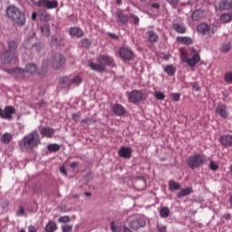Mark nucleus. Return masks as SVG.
Listing matches in <instances>:
<instances>
[{"instance_id": "69168bd1", "label": "nucleus", "mask_w": 232, "mask_h": 232, "mask_svg": "<svg viewBox=\"0 0 232 232\" xmlns=\"http://www.w3.org/2000/svg\"><path fill=\"white\" fill-rule=\"evenodd\" d=\"M60 171H61V173H63V175H68L66 168H64V167H61Z\"/></svg>"}, {"instance_id": "6e6552de", "label": "nucleus", "mask_w": 232, "mask_h": 232, "mask_svg": "<svg viewBox=\"0 0 232 232\" xmlns=\"http://www.w3.org/2000/svg\"><path fill=\"white\" fill-rule=\"evenodd\" d=\"M64 63H66V60L61 53H55L51 59V64L54 70H61Z\"/></svg>"}, {"instance_id": "393cba45", "label": "nucleus", "mask_w": 232, "mask_h": 232, "mask_svg": "<svg viewBox=\"0 0 232 232\" xmlns=\"http://www.w3.org/2000/svg\"><path fill=\"white\" fill-rule=\"evenodd\" d=\"M193 193V188L187 187L182 188L179 192H178L177 197L178 198H184V197H188V195H191Z\"/></svg>"}, {"instance_id": "774afa93", "label": "nucleus", "mask_w": 232, "mask_h": 232, "mask_svg": "<svg viewBox=\"0 0 232 232\" xmlns=\"http://www.w3.org/2000/svg\"><path fill=\"white\" fill-rule=\"evenodd\" d=\"M123 232H133V230L126 226L123 227Z\"/></svg>"}, {"instance_id": "13d9d810", "label": "nucleus", "mask_w": 232, "mask_h": 232, "mask_svg": "<svg viewBox=\"0 0 232 232\" xmlns=\"http://www.w3.org/2000/svg\"><path fill=\"white\" fill-rule=\"evenodd\" d=\"M173 97V101H175L176 102H179V101H180V93H174L172 94Z\"/></svg>"}, {"instance_id": "e2e57ef3", "label": "nucleus", "mask_w": 232, "mask_h": 232, "mask_svg": "<svg viewBox=\"0 0 232 232\" xmlns=\"http://www.w3.org/2000/svg\"><path fill=\"white\" fill-rule=\"evenodd\" d=\"M28 232H37V228L31 225L28 227Z\"/></svg>"}, {"instance_id": "412c9836", "label": "nucleus", "mask_w": 232, "mask_h": 232, "mask_svg": "<svg viewBox=\"0 0 232 232\" xmlns=\"http://www.w3.org/2000/svg\"><path fill=\"white\" fill-rule=\"evenodd\" d=\"M69 34L72 37H77L78 39L84 36V32L80 27H71Z\"/></svg>"}, {"instance_id": "c9c22d12", "label": "nucleus", "mask_w": 232, "mask_h": 232, "mask_svg": "<svg viewBox=\"0 0 232 232\" xmlns=\"http://www.w3.org/2000/svg\"><path fill=\"white\" fill-rule=\"evenodd\" d=\"M42 34L45 35V37H50V24H44L40 27Z\"/></svg>"}, {"instance_id": "2f4dec72", "label": "nucleus", "mask_w": 232, "mask_h": 232, "mask_svg": "<svg viewBox=\"0 0 232 232\" xmlns=\"http://www.w3.org/2000/svg\"><path fill=\"white\" fill-rule=\"evenodd\" d=\"M171 211L168 207H162L160 210V216L161 218H168L169 217Z\"/></svg>"}, {"instance_id": "f03ea898", "label": "nucleus", "mask_w": 232, "mask_h": 232, "mask_svg": "<svg viewBox=\"0 0 232 232\" xmlns=\"http://www.w3.org/2000/svg\"><path fill=\"white\" fill-rule=\"evenodd\" d=\"M96 61L98 63H90L89 68L94 72H98V73H104L106 72V66H111L114 63L113 57L108 54H100L97 56Z\"/></svg>"}, {"instance_id": "2eb2a0df", "label": "nucleus", "mask_w": 232, "mask_h": 232, "mask_svg": "<svg viewBox=\"0 0 232 232\" xmlns=\"http://www.w3.org/2000/svg\"><path fill=\"white\" fill-rule=\"evenodd\" d=\"M183 61L189 66H197L200 63V54L195 53L192 58L185 57Z\"/></svg>"}, {"instance_id": "f8f14e48", "label": "nucleus", "mask_w": 232, "mask_h": 232, "mask_svg": "<svg viewBox=\"0 0 232 232\" xmlns=\"http://www.w3.org/2000/svg\"><path fill=\"white\" fill-rule=\"evenodd\" d=\"M119 54L123 61H131L133 59V51L126 47H121Z\"/></svg>"}, {"instance_id": "b1692460", "label": "nucleus", "mask_w": 232, "mask_h": 232, "mask_svg": "<svg viewBox=\"0 0 232 232\" xmlns=\"http://www.w3.org/2000/svg\"><path fill=\"white\" fill-rule=\"evenodd\" d=\"M219 21L223 24H226L227 23H231V21H232V12L221 14L219 15Z\"/></svg>"}, {"instance_id": "a18cd8bd", "label": "nucleus", "mask_w": 232, "mask_h": 232, "mask_svg": "<svg viewBox=\"0 0 232 232\" xmlns=\"http://www.w3.org/2000/svg\"><path fill=\"white\" fill-rule=\"evenodd\" d=\"M224 80L228 84H232V72H227L224 76Z\"/></svg>"}, {"instance_id": "39448f33", "label": "nucleus", "mask_w": 232, "mask_h": 232, "mask_svg": "<svg viewBox=\"0 0 232 232\" xmlns=\"http://www.w3.org/2000/svg\"><path fill=\"white\" fill-rule=\"evenodd\" d=\"M128 224L130 229H133V231H139V229L146 227V219L144 217L135 214L128 218Z\"/></svg>"}, {"instance_id": "f257e3e1", "label": "nucleus", "mask_w": 232, "mask_h": 232, "mask_svg": "<svg viewBox=\"0 0 232 232\" xmlns=\"http://www.w3.org/2000/svg\"><path fill=\"white\" fill-rule=\"evenodd\" d=\"M41 144V136L37 130H33L23 137V139L18 142L21 151L24 153H30L34 150H37Z\"/></svg>"}, {"instance_id": "a878e982", "label": "nucleus", "mask_w": 232, "mask_h": 232, "mask_svg": "<svg viewBox=\"0 0 232 232\" xmlns=\"http://www.w3.org/2000/svg\"><path fill=\"white\" fill-rule=\"evenodd\" d=\"M202 17H204V11L202 9H197L191 14L192 21H200Z\"/></svg>"}, {"instance_id": "cd10ccee", "label": "nucleus", "mask_w": 232, "mask_h": 232, "mask_svg": "<svg viewBox=\"0 0 232 232\" xmlns=\"http://www.w3.org/2000/svg\"><path fill=\"white\" fill-rule=\"evenodd\" d=\"M176 40L178 43H181V44H187V46L193 44V39L188 36H177Z\"/></svg>"}, {"instance_id": "ddd939ff", "label": "nucleus", "mask_w": 232, "mask_h": 232, "mask_svg": "<svg viewBox=\"0 0 232 232\" xmlns=\"http://www.w3.org/2000/svg\"><path fill=\"white\" fill-rule=\"evenodd\" d=\"M172 29L176 34H186L188 32V28L184 23H180L177 20H173L172 22Z\"/></svg>"}, {"instance_id": "864d4df0", "label": "nucleus", "mask_w": 232, "mask_h": 232, "mask_svg": "<svg viewBox=\"0 0 232 232\" xmlns=\"http://www.w3.org/2000/svg\"><path fill=\"white\" fill-rule=\"evenodd\" d=\"M72 229H73V227L71 225L63 227V232H72Z\"/></svg>"}, {"instance_id": "5fc2aeb1", "label": "nucleus", "mask_w": 232, "mask_h": 232, "mask_svg": "<svg viewBox=\"0 0 232 232\" xmlns=\"http://www.w3.org/2000/svg\"><path fill=\"white\" fill-rule=\"evenodd\" d=\"M59 222H63V223L66 224V222H70V217H68V216L61 217L59 218Z\"/></svg>"}, {"instance_id": "dca6fc26", "label": "nucleus", "mask_w": 232, "mask_h": 232, "mask_svg": "<svg viewBox=\"0 0 232 232\" xmlns=\"http://www.w3.org/2000/svg\"><path fill=\"white\" fill-rule=\"evenodd\" d=\"M112 112L114 115H117V117H122L126 115V109L121 104L116 103L112 107Z\"/></svg>"}, {"instance_id": "a19ab883", "label": "nucleus", "mask_w": 232, "mask_h": 232, "mask_svg": "<svg viewBox=\"0 0 232 232\" xmlns=\"http://www.w3.org/2000/svg\"><path fill=\"white\" fill-rule=\"evenodd\" d=\"M62 84L63 85V88H70V83H71V81H70V78H68V76H65V77H62L60 79Z\"/></svg>"}, {"instance_id": "09e8293b", "label": "nucleus", "mask_w": 232, "mask_h": 232, "mask_svg": "<svg viewBox=\"0 0 232 232\" xmlns=\"http://www.w3.org/2000/svg\"><path fill=\"white\" fill-rule=\"evenodd\" d=\"M81 123L82 124H87V125L95 124V120L91 119V118H86V119L82 120Z\"/></svg>"}, {"instance_id": "423d86ee", "label": "nucleus", "mask_w": 232, "mask_h": 232, "mask_svg": "<svg viewBox=\"0 0 232 232\" xmlns=\"http://www.w3.org/2000/svg\"><path fill=\"white\" fill-rule=\"evenodd\" d=\"M218 26L215 24H208L202 23L197 26V32L201 34V35H206L207 37H213L215 35Z\"/></svg>"}, {"instance_id": "4d7b16f0", "label": "nucleus", "mask_w": 232, "mask_h": 232, "mask_svg": "<svg viewBox=\"0 0 232 232\" xmlns=\"http://www.w3.org/2000/svg\"><path fill=\"white\" fill-rule=\"evenodd\" d=\"M8 206H9V203H8V200L5 199L2 203H1V207L2 208L4 209H8Z\"/></svg>"}, {"instance_id": "6e6d98bb", "label": "nucleus", "mask_w": 232, "mask_h": 232, "mask_svg": "<svg viewBox=\"0 0 232 232\" xmlns=\"http://www.w3.org/2000/svg\"><path fill=\"white\" fill-rule=\"evenodd\" d=\"M24 208L20 207V209L16 212V217H24Z\"/></svg>"}, {"instance_id": "c03bdc74", "label": "nucleus", "mask_w": 232, "mask_h": 232, "mask_svg": "<svg viewBox=\"0 0 232 232\" xmlns=\"http://www.w3.org/2000/svg\"><path fill=\"white\" fill-rule=\"evenodd\" d=\"M51 18H52V16L48 13H43L40 15V20L44 21V23L50 21Z\"/></svg>"}, {"instance_id": "4468645a", "label": "nucleus", "mask_w": 232, "mask_h": 232, "mask_svg": "<svg viewBox=\"0 0 232 232\" xmlns=\"http://www.w3.org/2000/svg\"><path fill=\"white\" fill-rule=\"evenodd\" d=\"M132 150L130 147H121L118 150L119 157H121V159H131V153Z\"/></svg>"}, {"instance_id": "3c124183", "label": "nucleus", "mask_w": 232, "mask_h": 232, "mask_svg": "<svg viewBox=\"0 0 232 232\" xmlns=\"http://www.w3.org/2000/svg\"><path fill=\"white\" fill-rule=\"evenodd\" d=\"M157 229L159 232H166V231H168V227H166L164 225L158 224Z\"/></svg>"}, {"instance_id": "a211bd4d", "label": "nucleus", "mask_w": 232, "mask_h": 232, "mask_svg": "<svg viewBox=\"0 0 232 232\" xmlns=\"http://www.w3.org/2000/svg\"><path fill=\"white\" fill-rule=\"evenodd\" d=\"M219 142L220 144H222V146H225V148H231L232 135H229V134L222 135L219 139Z\"/></svg>"}, {"instance_id": "f704fd0d", "label": "nucleus", "mask_w": 232, "mask_h": 232, "mask_svg": "<svg viewBox=\"0 0 232 232\" xmlns=\"http://www.w3.org/2000/svg\"><path fill=\"white\" fill-rule=\"evenodd\" d=\"M2 144H8L9 142H12V134L10 132H5L1 138Z\"/></svg>"}, {"instance_id": "f3484780", "label": "nucleus", "mask_w": 232, "mask_h": 232, "mask_svg": "<svg viewBox=\"0 0 232 232\" xmlns=\"http://www.w3.org/2000/svg\"><path fill=\"white\" fill-rule=\"evenodd\" d=\"M14 59H15V54H14L13 53H10L8 51H5L2 54L1 61H2L3 64H10V63H12V61H14Z\"/></svg>"}, {"instance_id": "72a5a7b5", "label": "nucleus", "mask_w": 232, "mask_h": 232, "mask_svg": "<svg viewBox=\"0 0 232 232\" xmlns=\"http://www.w3.org/2000/svg\"><path fill=\"white\" fill-rule=\"evenodd\" d=\"M135 184L139 189H144L146 188V179L142 177L137 178Z\"/></svg>"}, {"instance_id": "5701e85b", "label": "nucleus", "mask_w": 232, "mask_h": 232, "mask_svg": "<svg viewBox=\"0 0 232 232\" xmlns=\"http://www.w3.org/2000/svg\"><path fill=\"white\" fill-rule=\"evenodd\" d=\"M115 15L118 19V23H121V24H126L128 23V14H124L122 10H119L115 13Z\"/></svg>"}, {"instance_id": "37998d69", "label": "nucleus", "mask_w": 232, "mask_h": 232, "mask_svg": "<svg viewBox=\"0 0 232 232\" xmlns=\"http://www.w3.org/2000/svg\"><path fill=\"white\" fill-rule=\"evenodd\" d=\"M35 5L40 8H48V0H39Z\"/></svg>"}, {"instance_id": "473e14b6", "label": "nucleus", "mask_w": 232, "mask_h": 232, "mask_svg": "<svg viewBox=\"0 0 232 232\" xmlns=\"http://www.w3.org/2000/svg\"><path fill=\"white\" fill-rule=\"evenodd\" d=\"M169 191H177V190L180 189V183L174 181V180H170L169 182Z\"/></svg>"}, {"instance_id": "680f3d73", "label": "nucleus", "mask_w": 232, "mask_h": 232, "mask_svg": "<svg viewBox=\"0 0 232 232\" xmlns=\"http://www.w3.org/2000/svg\"><path fill=\"white\" fill-rule=\"evenodd\" d=\"M69 166L72 169H75V168H77V166H79V162L73 161Z\"/></svg>"}, {"instance_id": "1a4fd4ad", "label": "nucleus", "mask_w": 232, "mask_h": 232, "mask_svg": "<svg viewBox=\"0 0 232 232\" xmlns=\"http://www.w3.org/2000/svg\"><path fill=\"white\" fill-rule=\"evenodd\" d=\"M15 107L6 106L5 110L0 107V118L5 119V121H12L13 115H15Z\"/></svg>"}, {"instance_id": "bf43d9fd", "label": "nucleus", "mask_w": 232, "mask_h": 232, "mask_svg": "<svg viewBox=\"0 0 232 232\" xmlns=\"http://www.w3.org/2000/svg\"><path fill=\"white\" fill-rule=\"evenodd\" d=\"M72 119L75 121V122H79V120L81 119V114L73 113Z\"/></svg>"}, {"instance_id": "aec40b11", "label": "nucleus", "mask_w": 232, "mask_h": 232, "mask_svg": "<svg viewBox=\"0 0 232 232\" xmlns=\"http://www.w3.org/2000/svg\"><path fill=\"white\" fill-rule=\"evenodd\" d=\"M40 134L42 137H47L48 139H52L55 134V130L50 127H43L40 130Z\"/></svg>"}, {"instance_id": "bb28decb", "label": "nucleus", "mask_w": 232, "mask_h": 232, "mask_svg": "<svg viewBox=\"0 0 232 232\" xmlns=\"http://www.w3.org/2000/svg\"><path fill=\"white\" fill-rule=\"evenodd\" d=\"M17 46H18L17 42L12 40L8 43V48H7L6 52H9L15 55V53H17Z\"/></svg>"}, {"instance_id": "58836bf2", "label": "nucleus", "mask_w": 232, "mask_h": 232, "mask_svg": "<svg viewBox=\"0 0 232 232\" xmlns=\"http://www.w3.org/2000/svg\"><path fill=\"white\" fill-rule=\"evenodd\" d=\"M57 6H59V2H57L56 0H47V9L48 10H52L53 8H57Z\"/></svg>"}, {"instance_id": "0eeeda50", "label": "nucleus", "mask_w": 232, "mask_h": 232, "mask_svg": "<svg viewBox=\"0 0 232 232\" xmlns=\"http://www.w3.org/2000/svg\"><path fill=\"white\" fill-rule=\"evenodd\" d=\"M126 95L129 102H131L132 104H139L144 101V93L140 90H133L130 92H127Z\"/></svg>"}, {"instance_id": "49530a36", "label": "nucleus", "mask_w": 232, "mask_h": 232, "mask_svg": "<svg viewBox=\"0 0 232 232\" xmlns=\"http://www.w3.org/2000/svg\"><path fill=\"white\" fill-rule=\"evenodd\" d=\"M82 82V78L81 76H74L73 79L71 80V84H81Z\"/></svg>"}, {"instance_id": "ea45409f", "label": "nucleus", "mask_w": 232, "mask_h": 232, "mask_svg": "<svg viewBox=\"0 0 232 232\" xmlns=\"http://www.w3.org/2000/svg\"><path fill=\"white\" fill-rule=\"evenodd\" d=\"M91 45H92V42L89 39H87V38L82 39L80 42V46L82 48H90Z\"/></svg>"}, {"instance_id": "6ab92c4d", "label": "nucleus", "mask_w": 232, "mask_h": 232, "mask_svg": "<svg viewBox=\"0 0 232 232\" xmlns=\"http://www.w3.org/2000/svg\"><path fill=\"white\" fill-rule=\"evenodd\" d=\"M218 10L220 12H226L227 10H232V0H230V1L221 0L218 3Z\"/></svg>"}, {"instance_id": "7c9ffc66", "label": "nucleus", "mask_w": 232, "mask_h": 232, "mask_svg": "<svg viewBox=\"0 0 232 232\" xmlns=\"http://www.w3.org/2000/svg\"><path fill=\"white\" fill-rule=\"evenodd\" d=\"M24 72H27V73H35L37 72V64L35 63L26 64Z\"/></svg>"}, {"instance_id": "603ef678", "label": "nucleus", "mask_w": 232, "mask_h": 232, "mask_svg": "<svg viewBox=\"0 0 232 232\" xmlns=\"http://www.w3.org/2000/svg\"><path fill=\"white\" fill-rule=\"evenodd\" d=\"M130 19H132L134 24H139V22L140 21V19H139V16L133 14H130Z\"/></svg>"}, {"instance_id": "e433bc0d", "label": "nucleus", "mask_w": 232, "mask_h": 232, "mask_svg": "<svg viewBox=\"0 0 232 232\" xmlns=\"http://www.w3.org/2000/svg\"><path fill=\"white\" fill-rule=\"evenodd\" d=\"M230 50H231V43L227 42V43L222 44L220 47V52H222L223 53H227V52H230Z\"/></svg>"}, {"instance_id": "338daca9", "label": "nucleus", "mask_w": 232, "mask_h": 232, "mask_svg": "<svg viewBox=\"0 0 232 232\" xmlns=\"http://www.w3.org/2000/svg\"><path fill=\"white\" fill-rule=\"evenodd\" d=\"M223 218H225L226 220H231V214L227 213L223 215Z\"/></svg>"}, {"instance_id": "c85d7f7f", "label": "nucleus", "mask_w": 232, "mask_h": 232, "mask_svg": "<svg viewBox=\"0 0 232 232\" xmlns=\"http://www.w3.org/2000/svg\"><path fill=\"white\" fill-rule=\"evenodd\" d=\"M164 72L169 75V77H173L175 73L177 72V68L173 66V64H168L164 67Z\"/></svg>"}, {"instance_id": "4c0bfd02", "label": "nucleus", "mask_w": 232, "mask_h": 232, "mask_svg": "<svg viewBox=\"0 0 232 232\" xmlns=\"http://www.w3.org/2000/svg\"><path fill=\"white\" fill-rule=\"evenodd\" d=\"M47 150L51 152L59 151V150H61V146L57 143H51L47 146Z\"/></svg>"}, {"instance_id": "9b49d317", "label": "nucleus", "mask_w": 232, "mask_h": 232, "mask_svg": "<svg viewBox=\"0 0 232 232\" xmlns=\"http://www.w3.org/2000/svg\"><path fill=\"white\" fill-rule=\"evenodd\" d=\"M217 115H219L221 119H227L229 117V109L226 104H219L215 110Z\"/></svg>"}, {"instance_id": "052dcab7", "label": "nucleus", "mask_w": 232, "mask_h": 232, "mask_svg": "<svg viewBox=\"0 0 232 232\" xmlns=\"http://www.w3.org/2000/svg\"><path fill=\"white\" fill-rule=\"evenodd\" d=\"M192 88L196 90V92H200V86H198L197 82L192 83Z\"/></svg>"}, {"instance_id": "8fccbe9b", "label": "nucleus", "mask_w": 232, "mask_h": 232, "mask_svg": "<svg viewBox=\"0 0 232 232\" xmlns=\"http://www.w3.org/2000/svg\"><path fill=\"white\" fill-rule=\"evenodd\" d=\"M209 168L212 171H217L218 169V164L215 163V161H210Z\"/></svg>"}, {"instance_id": "0e129e2a", "label": "nucleus", "mask_w": 232, "mask_h": 232, "mask_svg": "<svg viewBox=\"0 0 232 232\" xmlns=\"http://www.w3.org/2000/svg\"><path fill=\"white\" fill-rule=\"evenodd\" d=\"M151 8H155L156 10H159L160 8V5L159 3H153L150 5Z\"/></svg>"}, {"instance_id": "de8ad7c7", "label": "nucleus", "mask_w": 232, "mask_h": 232, "mask_svg": "<svg viewBox=\"0 0 232 232\" xmlns=\"http://www.w3.org/2000/svg\"><path fill=\"white\" fill-rule=\"evenodd\" d=\"M52 44H53L54 46H59V44H61V38L57 37V35H53Z\"/></svg>"}, {"instance_id": "79ce46f5", "label": "nucleus", "mask_w": 232, "mask_h": 232, "mask_svg": "<svg viewBox=\"0 0 232 232\" xmlns=\"http://www.w3.org/2000/svg\"><path fill=\"white\" fill-rule=\"evenodd\" d=\"M154 97L157 99V101H164L166 99V95L162 92L156 91L154 92Z\"/></svg>"}, {"instance_id": "7ed1b4c3", "label": "nucleus", "mask_w": 232, "mask_h": 232, "mask_svg": "<svg viewBox=\"0 0 232 232\" xmlns=\"http://www.w3.org/2000/svg\"><path fill=\"white\" fill-rule=\"evenodd\" d=\"M6 15L10 21H14L17 26H24L26 24V15L21 9L14 5H9L6 8Z\"/></svg>"}, {"instance_id": "20e7f679", "label": "nucleus", "mask_w": 232, "mask_h": 232, "mask_svg": "<svg viewBox=\"0 0 232 232\" xmlns=\"http://www.w3.org/2000/svg\"><path fill=\"white\" fill-rule=\"evenodd\" d=\"M208 162V157L204 153H195L187 160V164L190 169H197Z\"/></svg>"}, {"instance_id": "9d476101", "label": "nucleus", "mask_w": 232, "mask_h": 232, "mask_svg": "<svg viewBox=\"0 0 232 232\" xmlns=\"http://www.w3.org/2000/svg\"><path fill=\"white\" fill-rule=\"evenodd\" d=\"M5 72L8 73L9 75H12V77H14V79H24V69L15 67L11 69H5Z\"/></svg>"}, {"instance_id": "c756f323", "label": "nucleus", "mask_w": 232, "mask_h": 232, "mask_svg": "<svg viewBox=\"0 0 232 232\" xmlns=\"http://www.w3.org/2000/svg\"><path fill=\"white\" fill-rule=\"evenodd\" d=\"M46 232H55L57 231V223L53 221H49L45 226Z\"/></svg>"}, {"instance_id": "4be33fe9", "label": "nucleus", "mask_w": 232, "mask_h": 232, "mask_svg": "<svg viewBox=\"0 0 232 232\" xmlns=\"http://www.w3.org/2000/svg\"><path fill=\"white\" fill-rule=\"evenodd\" d=\"M146 35L147 41H149V43H159V34H157L155 31H147Z\"/></svg>"}]
</instances>
